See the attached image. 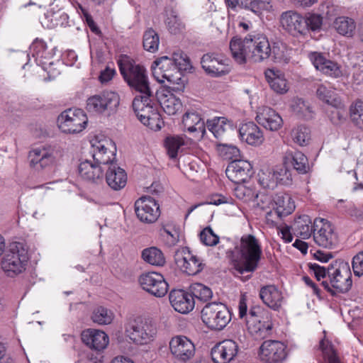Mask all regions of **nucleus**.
<instances>
[{
	"mask_svg": "<svg viewBox=\"0 0 363 363\" xmlns=\"http://www.w3.org/2000/svg\"><path fill=\"white\" fill-rule=\"evenodd\" d=\"M241 140L250 145H260L264 138L260 128L253 122L242 124L239 128Z\"/></svg>",
	"mask_w": 363,
	"mask_h": 363,
	"instance_id": "nucleus-30",
	"label": "nucleus"
},
{
	"mask_svg": "<svg viewBox=\"0 0 363 363\" xmlns=\"http://www.w3.org/2000/svg\"><path fill=\"white\" fill-rule=\"evenodd\" d=\"M230 50L233 59L239 64H245L250 60L248 52L249 45L245 43V38L241 39L238 37H233L230 42Z\"/></svg>",
	"mask_w": 363,
	"mask_h": 363,
	"instance_id": "nucleus-31",
	"label": "nucleus"
},
{
	"mask_svg": "<svg viewBox=\"0 0 363 363\" xmlns=\"http://www.w3.org/2000/svg\"><path fill=\"white\" fill-rule=\"evenodd\" d=\"M352 266L355 276L359 277L363 275V250L354 256Z\"/></svg>",
	"mask_w": 363,
	"mask_h": 363,
	"instance_id": "nucleus-63",
	"label": "nucleus"
},
{
	"mask_svg": "<svg viewBox=\"0 0 363 363\" xmlns=\"http://www.w3.org/2000/svg\"><path fill=\"white\" fill-rule=\"evenodd\" d=\"M143 43L145 50L150 52H155L159 48V35L155 30L149 28L144 33Z\"/></svg>",
	"mask_w": 363,
	"mask_h": 363,
	"instance_id": "nucleus-46",
	"label": "nucleus"
},
{
	"mask_svg": "<svg viewBox=\"0 0 363 363\" xmlns=\"http://www.w3.org/2000/svg\"><path fill=\"white\" fill-rule=\"evenodd\" d=\"M313 240L320 247L332 249L338 243L337 233L330 222L323 218L313 221Z\"/></svg>",
	"mask_w": 363,
	"mask_h": 363,
	"instance_id": "nucleus-13",
	"label": "nucleus"
},
{
	"mask_svg": "<svg viewBox=\"0 0 363 363\" xmlns=\"http://www.w3.org/2000/svg\"><path fill=\"white\" fill-rule=\"evenodd\" d=\"M161 107L167 114L171 116L182 110V104L179 99L172 94L161 103Z\"/></svg>",
	"mask_w": 363,
	"mask_h": 363,
	"instance_id": "nucleus-51",
	"label": "nucleus"
},
{
	"mask_svg": "<svg viewBox=\"0 0 363 363\" xmlns=\"http://www.w3.org/2000/svg\"><path fill=\"white\" fill-rule=\"evenodd\" d=\"M240 7L259 15L263 10L272 8L270 0H240Z\"/></svg>",
	"mask_w": 363,
	"mask_h": 363,
	"instance_id": "nucleus-43",
	"label": "nucleus"
},
{
	"mask_svg": "<svg viewBox=\"0 0 363 363\" xmlns=\"http://www.w3.org/2000/svg\"><path fill=\"white\" fill-rule=\"evenodd\" d=\"M291 138L293 141L298 145H306L311 139L310 130L306 126H298L292 130Z\"/></svg>",
	"mask_w": 363,
	"mask_h": 363,
	"instance_id": "nucleus-50",
	"label": "nucleus"
},
{
	"mask_svg": "<svg viewBox=\"0 0 363 363\" xmlns=\"http://www.w3.org/2000/svg\"><path fill=\"white\" fill-rule=\"evenodd\" d=\"M81 339L91 350L86 354L87 360L91 363L101 362L102 352L109 342L108 336L102 330L88 329L82 333Z\"/></svg>",
	"mask_w": 363,
	"mask_h": 363,
	"instance_id": "nucleus-8",
	"label": "nucleus"
},
{
	"mask_svg": "<svg viewBox=\"0 0 363 363\" xmlns=\"http://www.w3.org/2000/svg\"><path fill=\"white\" fill-rule=\"evenodd\" d=\"M234 195L239 199L247 201L257 198L259 195L263 194H258L253 189L240 184L235 188Z\"/></svg>",
	"mask_w": 363,
	"mask_h": 363,
	"instance_id": "nucleus-56",
	"label": "nucleus"
},
{
	"mask_svg": "<svg viewBox=\"0 0 363 363\" xmlns=\"http://www.w3.org/2000/svg\"><path fill=\"white\" fill-rule=\"evenodd\" d=\"M219 154L225 160H231L240 155L239 149L233 145L221 144L218 147Z\"/></svg>",
	"mask_w": 363,
	"mask_h": 363,
	"instance_id": "nucleus-61",
	"label": "nucleus"
},
{
	"mask_svg": "<svg viewBox=\"0 0 363 363\" xmlns=\"http://www.w3.org/2000/svg\"><path fill=\"white\" fill-rule=\"evenodd\" d=\"M152 74L157 82L163 83L164 79L172 84L169 86L172 91H183L184 85L180 77L174 76L176 74L175 67L172 57L162 56L155 60L151 66Z\"/></svg>",
	"mask_w": 363,
	"mask_h": 363,
	"instance_id": "nucleus-9",
	"label": "nucleus"
},
{
	"mask_svg": "<svg viewBox=\"0 0 363 363\" xmlns=\"http://www.w3.org/2000/svg\"><path fill=\"white\" fill-rule=\"evenodd\" d=\"M242 266L238 270L240 274L256 270L262 257V246L259 240L252 235H244L240 238L238 247Z\"/></svg>",
	"mask_w": 363,
	"mask_h": 363,
	"instance_id": "nucleus-3",
	"label": "nucleus"
},
{
	"mask_svg": "<svg viewBox=\"0 0 363 363\" xmlns=\"http://www.w3.org/2000/svg\"><path fill=\"white\" fill-rule=\"evenodd\" d=\"M225 174L234 183L245 182L253 174L252 166L244 160H234L227 167Z\"/></svg>",
	"mask_w": 363,
	"mask_h": 363,
	"instance_id": "nucleus-22",
	"label": "nucleus"
},
{
	"mask_svg": "<svg viewBox=\"0 0 363 363\" xmlns=\"http://www.w3.org/2000/svg\"><path fill=\"white\" fill-rule=\"evenodd\" d=\"M113 317V313L111 310L103 306H99L95 308L91 315L92 320L99 325L110 324L112 322Z\"/></svg>",
	"mask_w": 363,
	"mask_h": 363,
	"instance_id": "nucleus-45",
	"label": "nucleus"
},
{
	"mask_svg": "<svg viewBox=\"0 0 363 363\" xmlns=\"http://www.w3.org/2000/svg\"><path fill=\"white\" fill-rule=\"evenodd\" d=\"M176 264L189 275H195L203 269V264L197 256L191 254L189 247H182L175 252Z\"/></svg>",
	"mask_w": 363,
	"mask_h": 363,
	"instance_id": "nucleus-16",
	"label": "nucleus"
},
{
	"mask_svg": "<svg viewBox=\"0 0 363 363\" xmlns=\"http://www.w3.org/2000/svg\"><path fill=\"white\" fill-rule=\"evenodd\" d=\"M309 269L313 272L314 275L318 281H320L322 278H324L328 274V268L321 267L316 263H310L308 264Z\"/></svg>",
	"mask_w": 363,
	"mask_h": 363,
	"instance_id": "nucleus-64",
	"label": "nucleus"
},
{
	"mask_svg": "<svg viewBox=\"0 0 363 363\" xmlns=\"http://www.w3.org/2000/svg\"><path fill=\"white\" fill-rule=\"evenodd\" d=\"M310 59L314 67L325 74L337 77L341 75V71L336 62L327 60L322 54L313 52L310 55Z\"/></svg>",
	"mask_w": 363,
	"mask_h": 363,
	"instance_id": "nucleus-29",
	"label": "nucleus"
},
{
	"mask_svg": "<svg viewBox=\"0 0 363 363\" xmlns=\"http://www.w3.org/2000/svg\"><path fill=\"white\" fill-rule=\"evenodd\" d=\"M350 117L352 122L363 130V101H358L350 107Z\"/></svg>",
	"mask_w": 363,
	"mask_h": 363,
	"instance_id": "nucleus-58",
	"label": "nucleus"
},
{
	"mask_svg": "<svg viewBox=\"0 0 363 363\" xmlns=\"http://www.w3.org/2000/svg\"><path fill=\"white\" fill-rule=\"evenodd\" d=\"M307 24V33L309 31H319L323 25V17L320 14L308 13L304 16Z\"/></svg>",
	"mask_w": 363,
	"mask_h": 363,
	"instance_id": "nucleus-59",
	"label": "nucleus"
},
{
	"mask_svg": "<svg viewBox=\"0 0 363 363\" xmlns=\"http://www.w3.org/2000/svg\"><path fill=\"white\" fill-rule=\"evenodd\" d=\"M285 160H290L294 169L298 174H306L309 169L310 166L307 157L300 151L289 152L286 153Z\"/></svg>",
	"mask_w": 363,
	"mask_h": 363,
	"instance_id": "nucleus-40",
	"label": "nucleus"
},
{
	"mask_svg": "<svg viewBox=\"0 0 363 363\" xmlns=\"http://www.w3.org/2000/svg\"><path fill=\"white\" fill-rule=\"evenodd\" d=\"M320 349L328 363H343L337 355L332 343L325 337L320 341Z\"/></svg>",
	"mask_w": 363,
	"mask_h": 363,
	"instance_id": "nucleus-47",
	"label": "nucleus"
},
{
	"mask_svg": "<svg viewBox=\"0 0 363 363\" xmlns=\"http://www.w3.org/2000/svg\"><path fill=\"white\" fill-rule=\"evenodd\" d=\"M239 347L233 340H224L212 347L211 356L214 363H229L238 354Z\"/></svg>",
	"mask_w": 363,
	"mask_h": 363,
	"instance_id": "nucleus-20",
	"label": "nucleus"
},
{
	"mask_svg": "<svg viewBox=\"0 0 363 363\" xmlns=\"http://www.w3.org/2000/svg\"><path fill=\"white\" fill-rule=\"evenodd\" d=\"M293 234L301 239H308L313 235V223L307 215H303L294 220L291 226Z\"/></svg>",
	"mask_w": 363,
	"mask_h": 363,
	"instance_id": "nucleus-33",
	"label": "nucleus"
},
{
	"mask_svg": "<svg viewBox=\"0 0 363 363\" xmlns=\"http://www.w3.org/2000/svg\"><path fill=\"white\" fill-rule=\"evenodd\" d=\"M238 314L240 318L246 317V323L248 328H252V325L257 322L260 308L259 307H252L247 313V299L245 295H242L238 305Z\"/></svg>",
	"mask_w": 363,
	"mask_h": 363,
	"instance_id": "nucleus-38",
	"label": "nucleus"
},
{
	"mask_svg": "<svg viewBox=\"0 0 363 363\" xmlns=\"http://www.w3.org/2000/svg\"><path fill=\"white\" fill-rule=\"evenodd\" d=\"M138 281L143 290L155 297H163L168 291L169 285L160 273H143L140 276Z\"/></svg>",
	"mask_w": 363,
	"mask_h": 363,
	"instance_id": "nucleus-14",
	"label": "nucleus"
},
{
	"mask_svg": "<svg viewBox=\"0 0 363 363\" xmlns=\"http://www.w3.org/2000/svg\"><path fill=\"white\" fill-rule=\"evenodd\" d=\"M91 143L94 162L89 160L82 162L79 165V174L85 180L97 182L102 179L106 166L116 159V147L114 143L107 138L95 137Z\"/></svg>",
	"mask_w": 363,
	"mask_h": 363,
	"instance_id": "nucleus-1",
	"label": "nucleus"
},
{
	"mask_svg": "<svg viewBox=\"0 0 363 363\" xmlns=\"http://www.w3.org/2000/svg\"><path fill=\"white\" fill-rule=\"evenodd\" d=\"M317 97L323 102L336 108L337 109L343 107L341 99L331 87L324 84H320L316 90Z\"/></svg>",
	"mask_w": 363,
	"mask_h": 363,
	"instance_id": "nucleus-36",
	"label": "nucleus"
},
{
	"mask_svg": "<svg viewBox=\"0 0 363 363\" xmlns=\"http://www.w3.org/2000/svg\"><path fill=\"white\" fill-rule=\"evenodd\" d=\"M184 145V141L179 136L167 137L165 140L167 153L171 158L177 157L179 149Z\"/></svg>",
	"mask_w": 363,
	"mask_h": 363,
	"instance_id": "nucleus-53",
	"label": "nucleus"
},
{
	"mask_svg": "<svg viewBox=\"0 0 363 363\" xmlns=\"http://www.w3.org/2000/svg\"><path fill=\"white\" fill-rule=\"evenodd\" d=\"M291 108L294 112L300 116H305L306 113L311 112L309 106L302 99H294L291 104Z\"/></svg>",
	"mask_w": 363,
	"mask_h": 363,
	"instance_id": "nucleus-62",
	"label": "nucleus"
},
{
	"mask_svg": "<svg viewBox=\"0 0 363 363\" xmlns=\"http://www.w3.org/2000/svg\"><path fill=\"white\" fill-rule=\"evenodd\" d=\"M190 294L192 297L202 302L210 300L213 296L211 289L201 283H194L190 286Z\"/></svg>",
	"mask_w": 363,
	"mask_h": 363,
	"instance_id": "nucleus-44",
	"label": "nucleus"
},
{
	"mask_svg": "<svg viewBox=\"0 0 363 363\" xmlns=\"http://www.w3.org/2000/svg\"><path fill=\"white\" fill-rule=\"evenodd\" d=\"M206 125L216 138H221L225 132L232 128L231 122L225 117H214L208 119L206 121Z\"/></svg>",
	"mask_w": 363,
	"mask_h": 363,
	"instance_id": "nucleus-41",
	"label": "nucleus"
},
{
	"mask_svg": "<svg viewBox=\"0 0 363 363\" xmlns=\"http://www.w3.org/2000/svg\"><path fill=\"white\" fill-rule=\"evenodd\" d=\"M182 123L189 133H198L203 136L206 132L205 123L196 112H186L183 116Z\"/></svg>",
	"mask_w": 363,
	"mask_h": 363,
	"instance_id": "nucleus-35",
	"label": "nucleus"
},
{
	"mask_svg": "<svg viewBox=\"0 0 363 363\" xmlns=\"http://www.w3.org/2000/svg\"><path fill=\"white\" fill-rule=\"evenodd\" d=\"M274 170L277 184L289 186L292 184L291 171L285 165L277 166Z\"/></svg>",
	"mask_w": 363,
	"mask_h": 363,
	"instance_id": "nucleus-52",
	"label": "nucleus"
},
{
	"mask_svg": "<svg viewBox=\"0 0 363 363\" xmlns=\"http://www.w3.org/2000/svg\"><path fill=\"white\" fill-rule=\"evenodd\" d=\"M118 65L125 82L132 89L139 93L135 98L143 99L154 95L150 87L147 70L143 65L136 63L127 55H122L118 60Z\"/></svg>",
	"mask_w": 363,
	"mask_h": 363,
	"instance_id": "nucleus-2",
	"label": "nucleus"
},
{
	"mask_svg": "<svg viewBox=\"0 0 363 363\" xmlns=\"http://www.w3.org/2000/svg\"><path fill=\"white\" fill-rule=\"evenodd\" d=\"M259 357L266 363L281 362L286 356V346L277 340H266L259 348Z\"/></svg>",
	"mask_w": 363,
	"mask_h": 363,
	"instance_id": "nucleus-19",
	"label": "nucleus"
},
{
	"mask_svg": "<svg viewBox=\"0 0 363 363\" xmlns=\"http://www.w3.org/2000/svg\"><path fill=\"white\" fill-rule=\"evenodd\" d=\"M169 33L174 35L179 34L185 29V25L175 11H171L165 21Z\"/></svg>",
	"mask_w": 363,
	"mask_h": 363,
	"instance_id": "nucleus-48",
	"label": "nucleus"
},
{
	"mask_svg": "<svg viewBox=\"0 0 363 363\" xmlns=\"http://www.w3.org/2000/svg\"><path fill=\"white\" fill-rule=\"evenodd\" d=\"M201 242L207 246H214L219 242V237L216 235L210 227L205 228L199 235Z\"/></svg>",
	"mask_w": 363,
	"mask_h": 363,
	"instance_id": "nucleus-60",
	"label": "nucleus"
},
{
	"mask_svg": "<svg viewBox=\"0 0 363 363\" xmlns=\"http://www.w3.org/2000/svg\"><path fill=\"white\" fill-rule=\"evenodd\" d=\"M328 275L330 278L332 287L337 292L345 293L348 291L352 286V279L349 275L347 277H343L340 274L339 269H335L334 264H330L328 267Z\"/></svg>",
	"mask_w": 363,
	"mask_h": 363,
	"instance_id": "nucleus-32",
	"label": "nucleus"
},
{
	"mask_svg": "<svg viewBox=\"0 0 363 363\" xmlns=\"http://www.w3.org/2000/svg\"><path fill=\"white\" fill-rule=\"evenodd\" d=\"M57 151L51 146H43L29 152L30 165L35 170H42L55 162Z\"/></svg>",
	"mask_w": 363,
	"mask_h": 363,
	"instance_id": "nucleus-18",
	"label": "nucleus"
},
{
	"mask_svg": "<svg viewBox=\"0 0 363 363\" xmlns=\"http://www.w3.org/2000/svg\"><path fill=\"white\" fill-rule=\"evenodd\" d=\"M169 348L172 355L179 361L186 362L195 354L194 343L185 336H176L171 339Z\"/></svg>",
	"mask_w": 363,
	"mask_h": 363,
	"instance_id": "nucleus-21",
	"label": "nucleus"
},
{
	"mask_svg": "<svg viewBox=\"0 0 363 363\" xmlns=\"http://www.w3.org/2000/svg\"><path fill=\"white\" fill-rule=\"evenodd\" d=\"M133 108L140 121L155 131L159 130L164 125V121L158 112V105L155 95L145 97L143 99L134 98Z\"/></svg>",
	"mask_w": 363,
	"mask_h": 363,
	"instance_id": "nucleus-4",
	"label": "nucleus"
},
{
	"mask_svg": "<svg viewBox=\"0 0 363 363\" xmlns=\"http://www.w3.org/2000/svg\"><path fill=\"white\" fill-rule=\"evenodd\" d=\"M272 327L273 324L271 320H267V321L262 322L259 320L252 325L251 328L248 329L251 330V333L257 334L259 337H265L270 335Z\"/></svg>",
	"mask_w": 363,
	"mask_h": 363,
	"instance_id": "nucleus-57",
	"label": "nucleus"
},
{
	"mask_svg": "<svg viewBox=\"0 0 363 363\" xmlns=\"http://www.w3.org/2000/svg\"><path fill=\"white\" fill-rule=\"evenodd\" d=\"M86 115L82 109H68L61 113L57 123L59 128L65 133H78L87 123Z\"/></svg>",
	"mask_w": 363,
	"mask_h": 363,
	"instance_id": "nucleus-12",
	"label": "nucleus"
},
{
	"mask_svg": "<svg viewBox=\"0 0 363 363\" xmlns=\"http://www.w3.org/2000/svg\"><path fill=\"white\" fill-rule=\"evenodd\" d=\"M43 27L52 29L58 26L66 27L69 24L68 15L62 11H48L41 20Z\"/></svg>",
	"mask_w": 363,
	"mask_h": 363,
	"instance_id": "nucleus-34",
	"label": "nucleus"
},
{
	"mask_svg": "<svg viewBox=\"0 0 363 363\" xmlns=\"http://www.w3.org/2000/svg\"><path fill=\"white\" fill-rule=\"evenodd\" d=\"M284 30L294 36L307 35V24L304 16L294 11L284 12L280 18Z\"/></svg>",
	"mask_w": 363,
	"mask_h": 363,
	"instance_id": "nucleus-17",
	"label": "nucleus"
},
{
	"mask_svg": "<svg viewBox=\"0 0 363 363\" xmlns=\"http://www.w3.org/2000/svg\"><path fill=\"white\" fill-rule=\"evenodd\" d=\"M156 334V325L149 319L138 317L130 320L125 324V336L137 345L148 344L154 340Z\"/></svg>",
	"mask_w": 363,
	"mask_h": 363,
	"instance_id": "nucleus-6",
	"label": "nucleus"
},
{
	"mask_svg": "<svg viewBox=\"0 0 363 363\" xmlns=\"http://www.w3.org/2000/svg\"><path fill=\"white\" fill-rule=\"evenodd\" d=\"M169 299L174 309L180 313H188L194 308L195 301L192 295L184 290H172Z\"/></svg>",
	"mask_w": 363,
	"mask_h": 363,
	"instance_id": "nucleus-24",
	"label": "nucleus"
},
{
	"mask_svg": "<svg viewBox=\"0 0 363 363\" xmlns=\"http://www.w3.org/2000/svg\"><path fill=\"white\" fill-rule=\"evenodd\" d=\"M135 211L137 217L144 223L155 222L160 215V206L155 199L150 196H143L135 202Z\"/></svg>",
	"mask_w": 363,
	"mask_h": 363,
	"instance_id": "nucleus-15",
	"label": "nucleus"
},
{
	"mask_svg": "<svg viewBox=\"0 0 363 363\" xmlns=\"http://www.w3.org/2000/svg\"><path fill=\"white\" fill-rule=\"evenodd\" d=\"M141 257L144 262L153 266L161 267L165 264L163 252L156 247L144 249L142 251Z\"/></svg>",
	"mask_w": 363,
	"mask_h": 363,
	"instance_id": "nucleus-42",
	"label": "nucleus"
},
{
	"mask_svg": "<svg viewBox=\"0 0 363 363\" xmlns=\"http://www.w3.org/2000/svg\"><path fill=\"white\" fill-rule=\"evenodd\" d=\"M245 43L249 45L248 52L250 60L255 62H262L267 59L272 52L274 59L281 61L284 59L283 52L279 53V48L274 46L271 48L266 35L260 33L253 32L245 36Z\"/></svg>",
	"mask_w": 363,
	"mask_h": 363,
	"instance_id": "nucleus-5",
	"label": "nucleus"
},
{
	"mask_svg": "<svg viewBox=\"0 0 363 363\" xmlns=\"http://www.w3.org/2000/svg\"><path fill=\"white\" fill-rule=\"evenodd\" d=\"M265 77L274 91L280 94L287 92L289 87L283 75L277 74L273 69H267L265 72Z\"/></svg>",
	"mask_w": 363,
	"mask_h": 363,
	"instance_id": "nucleus-39",
	"label": "nucleus"
},
{
	"mask_svg": "<svg viewBox=\"0 0 363 363\" xmlns=\"http://www.w3.org/2000/svg\"><path fill=\"white\" fill-rule=\"evenodd\" d=\"M30 49L33 51V55L35 57L37 61L42 64L46 63L43 61V59L47 58V45L43 40L36 39L32 43Z\"/></svg>",
	"mask_w": 363,
	"mask_h": 363,
	"instance_id": "nucleus-55",
	"label": "nucleus"
},
{
	"mask_svg": "<svg viewBox=\"0 0 363 363\" xmlns=\"http://www.w3.org/2000/svg\"><path fill=\"white\" fill-rule=\"evenodd\" d=\"M201 319L210 329L221 330L230 323L231 313L225 304L212 302L207 303L202 309Z\"/></svg>",
	"mask_w": 363,
	"mask_h": 363,
	"instance_id": "nucleus-7",
	"label": "nucleus"
},
{
	"mask_svg": "<svg viewBox=\"0 0 363 363\" xmlns=\"http://www.w3.org/2000/svg\"><path fill=\"white\" fill-rule=\"evenodd\" d=\"M258 177L259 184L264 189H274L277 186L274 169L261 171L258 174Z\"/></svg>",
	"mask_w": 363,
	"mask_h": 363,
	"instance_id": "nucleus-54",
	"label": "nucleus"
},
{
	"mask_svg": "<svg viewBox=\"0 0 363 363\" xmlns=\"http://www.w3.org/2000/svg\"><path fill=\"white\" fill-rule=\"evenodd\" d=\"M256 121L259 125L271 131L279 130L283 125V120L279 114L268 106L259 108Z\"/></svg>",
	"mask_w": 363,
	"mask_h": 363,
	"instance_id": "nucleus-25",
	"label": "nucleus"
},
{
	"mask_svg": "<svg viewBox=\"0 0 363 363\" xmlns=\"http://www.w3.org/2000/svg\"><path fill=\"white\" fill-rule=\"evenodd\" d=\"M201 64L206 73L214 77L225 75L228 68L223 59L218 54L207 53L203 55Z\"/></svg>",
	"mask_w": 363,
	"mask_h": 363,
	"instance_id": "nucleus-23",
	"label": "nucleus"
},
{
	"mask_svg": "<svg viewBox=\"0 0 363 363\" xmlns=\"http://www.w3.org/2000/svg\"><path fill=\"white\" fill-rule=\"evenodd\" d=\"M273 201V210L269 215L275 214L280 219L289 216L295 209L294 202L289 194H276Z\"/></svg>",
	"mask_w": 363,
	"mask_h": 363,
	"instance_id": "nucleus-28",
	"label": "nucleus"
},
{
	"mask_svg": "<svg viewBox=\"0 0 363 363\" xmlns=\"http://www.w3.org/2000/svg\"><path fill=\"white\" fill-rule=\"evenodd\" d=\"M106 169V181L110 188L114 191H119L125 187L127 183L126 173L117 165L115 159L109 162Z\"/></svg>",
	"mask_w": 363,
	"mask_h": 363,
	"instance_id": "nucleus-26",
	"label": "nucleus"
},
{
	"mask_svg": "<svg viewBox=\"0 0 363 363\" xmlns=\"http://www.w3.org/2000/svg\"><path fill=\"white\" fill-rule=\"evenodd\" d=\"M28 259V254L21 244H14L4 253L1 269L8 277H13L25 271Z\"/></svg>",
	"mask_w": 363,
	"mask_h": 363,
	"instance_id": "nucleus-10",
	"label": "nucleus"
},
{
	"mask_svg": "<svg viewBox=\"0 0 363 363\" xmlns=\"http://www.w3.org/2000/svg\"><path fill=\"white\" fill-rule=\"evenodd\" d=\"M259 298L262 302L274 311H279L281 307L283 296L274 285H267L261 287Z\"/></svg>",
	"mask_w": 363,
	"mask_h": 363,
	"instance_id": "nucleus-27",
	"label": "nucleus"
},
{
	"mask_svg": "<svg viewBox=\"0 0 363 363\" xmlns=\"http://www.w3.org/2000/svg\"><path fill=\"white\" fill-rule=\"evenodd\" d=\"M172 60L176 69V74L181 77V71H186L191 67L189 59L183 52L179 51L173 53Z\"/></svg>",
	"mask_w": 363,
	"mask_h": 363,
	"instance_id": "nucleus-49",
	"label": "nucleus"
},
{
	"mask_svg": "<svg viewBox=\"0 0 363 363\" xmlns=\"http://www.w3.org/2000/svg\"><path fill=\"white\" fill-rule=\"evenodd\" d=\"M333 27L340 35L350 38L355 33L356 23L352 18L339 16L333 21Z\"/></svg>",
	"mask_w": 363,
	"mask_h": 363,
	"instance_id": "nucleus-37",
	"label": "nucleus"
},
{
	"mask_svg": "<svg viewBox=\"0 0 363 363\" xmlns=\"http://www.w3.org/2000/svg\"><path fill=\"white\" fill-rule=\"evenodd\" d=\"M119 104L120 96L116 92L106 91L89 97L86 101V109L89 112L111 116L116 112Z\"/></svg>",
	"mask_w": 363,
	"mask_h": 363,
	"instance_id": "nucleus-11",
	"label": "nucleus"
}]
</instances>
